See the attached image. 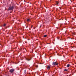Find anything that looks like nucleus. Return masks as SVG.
<instances>
[{"label": "nucleus", "instance_id": "f257e3e1", "mask_svg": "<svg viewBox=\"0 0 76 76\" xmlns=\"http://www.w3.org/2000/svg\"><path fill=\"white\" fill-rule=\"evenodd\" d=\"M32 58L31 57V56H29L27 57V58H26V60L28 61H30L31 60Z\"/></svg>", "mask_w": 76, "mask_h": 76}, {"label": "nucleus", "instance_id": "f03ea898", "mask_svg": "<svg viewBox=\"0 0 76 76\" xmlns=\"http://www.w3.org/2000/svg\"><path fill=\"white\" fill-rule=\"evenodd\" d=\"M14 9V7L13 6H10L8 8V10H13Z\"/></svg>", "mask_w": 76, "mask_h": 76}, {"label": "nucleus", "instance_id": "7ed1b4c3", "mask_svg": "<svg viewBox=\"0 0 76 76\" xmlns=\"http://www.w3.org/2000/svg\"><path fill=\"white\" fill-rule=\"evenodd\" d=\"M53 65H54V66H55V65H56V66H58V63H57V62H53L52 63Z\"/></svg>", "mask_w": 76, "mask_h": 76}, {"label": "nucleus", "instance_id": "20e7f679", "mask_svg": "<svg viewBox=\"0 0 76 76\" xmlns=\"http://www.w3.org/2000/svg\"><path fill=\"white\" fill-rule=\"evenodd\" d=\"M14 71H15V70L13 69H10L9 72H10V73H13V72H14Z\"/></svg>", "mask_w": 76, "mask_h": 76}, {"label": "nucleus", "instance_id": "39448f33", "mask_svg": "<svg viewBox=\"0 0 76 76\" xmlns=\"http://www.w3.org/2000/svg\"><path fill=\"white\" fill-rule=\"evenodd\" d=\"M50 66H48V67H47V69H50Z\"/></svg>", "mask_w": 76, "mask_h": 76}, {"label": "nucleus", "instance_id": "423d86ee", "mask_svg": "<svg viewBox=\"0 0 76 76\" xmlns=\"http://www.w3.org/2000/svg\"><path fill=\"white\" fill-rule=\"evenodd\" d=\"M66 67H70V64H68L66 66Z\"/></svg>", "mask_w": 76, "mask_h": 76}, {"label": "nucleus", "instance_id": "0eeeda50", "mask_svg": "<svg viewBox=\"0 0 76 76\" xmlns=\"http://www.w3.org/2000/svg\"><path fill=\"white\" fill-rule=\"evenodd\" d=\"M27 22H29V21H30V19H28L27 20Z\"/></svg>", "mask_w": 76, "mask_h": 76}, {"label": "nucleus", "instance_id": "6e6552de", "mask_svg": "<svg viewBox=\"0 0 76 76\" xmlns=\"http://www.w3.org/2000/svg\"><path fill=\"white\" fill-rule=\"evenodd\" d=\"M26 70H24V74H26Z\"/></svg>", "mask_w": 76, "mask_h": 76}, {"label": "nucleus", "instance_id": "1a4fd4ad", "mask_svg": "<svg viewBox=\"0 0 76 76\" xmlns=\"http://www.w3.org/2000/svg\"><path fill=\"white\" fill-rule=\"evenodd\" d=\"M6 26V24L4 23L3 26L4 27V26Z\"/></svg>", "mask_w": 76, "mask_h": 76}, {"label": "nucleus", "instance_id": "9d476101", "mask_svg": "<svg viewBox=\"0 0 76 76\" xmlns=\"http://www.w3.org/2000/svg\"><path fill=\"white\" fill-rule=\"evenodd\" d=\"M47 35H44V37H47Z\"/></svg>", "mask_w": 76, "mask_h": 76}, {"label": "nucleus", "instance_id": "9b49d317", "mask_svg": "<svg viewBox=\"0 0 76 76\" xmlns=\"http://www.w3.org/2000/svg\"><path fill=\"white\" fill-rule=\"evenodd\" d=\"M64 71L67 72V71H68V70L66 69H65Z\"/></svg>", "mask_w": 76, "mask_h": 76}, {"label": "nucleus", "instance_id": "f8f14e48", "mask_svg": "<svg viewBox=\"0 0 76 76\" xmlns=\"http://www.w3.org/2000/svg\"><path fill=\"white\" fill-rule=\"evenodd\" d=\"M56 4L58 5V2H56Z\"/></svg>", "mask_w": 76, "mask_h": 76}, {"label": "nucleus", "instance_id": "ddd939ff", "mask_svg": "<svg viewBox=\"0 0 76 76\" xmlns=\"http://www.w3.org/2000/svg\"><path fill=\"white\" fill-rule=\"evenodd\" d=\"M72 20H75V19L74 18H72Z\"/></svg>", "mask_w": 76, "mask_h": 76}, {"label": "nucleus", "instance_id": "4468645a", "mask_svg": "<svg viewBox=\"0 0 76 76\" xmlns=\"http://www.w3.org/2000/svg\"><path fill=\"white\" fill-rule=\"evenodd\" d=\"M42 26L41 25L40 26V28H41V26Z\"/></svg>", "mask_w": 76, "mask_h": 76}, {"label": "nucleus", "instance_id": "2eb2a0df", "mask_svg": "<svg viewBox=\"0 0 76 76\" xmlns=\"http://www.w3.org/2000/svg\"><path fill=\"white\" fill-rule=\"evenodd\" d=\"M31 28H32V27H33V25H32L31 26Z\"/></svg>", "mask_w": 76, "mask_h": 76}, {"label": "nucleus", "instance_id": "dca6fc26", "mask_svg": "<svg viewBox=\"0 0 76 76\" xmlns=\"http://www.w3.org/2000/svg\"><path fill=\"white\" fill-rule=\"evenodd\" d=\"M34 29H35V28H34Z\"/></svg>", "mask_w": 76, "mask_h": 76}, {"label": "nucleus", "instance_id": "f3484780", "mask_svg": "<svg viewBox=\"0 0 76 76\" xmlns=\"http://www.w3.org/2000/svg\"><path fill=\"white\" fill-rule=\"evenodd\" d=\"M8 76H9V75H8Z\"/></svg>", "mask_w": 76, "mask_h": 76}]
</instances>
